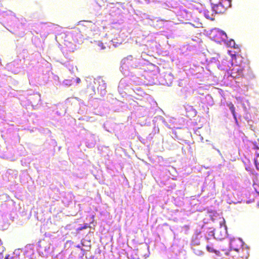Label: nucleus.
<instances>
[{
    "label": "nucleus",
    "instance_id": "6e6552de",
    "mask_svg": "<svg viewBox=\"0 0 259 259\" xmlns=\"http://www.w3.org/2000/svg\"><path fill=\"white\" fill-rule=\"evenodd\" d=\"M99 46L102 49H104L105 47L103 46V44L102 43L99 44Z\"/></svg>",
    "mask_w": 259,
    "mask_h": 259
},
{
    "label": "nucleus",
    "instance_id": "20e7f679",
    "mask_svg": "<svg viewBox=\"0 0 259 259\" xmlns=\"http://www.w3.org/2000/svg\"><path fill=\"white\" fill-rule=\"evenodd\" d=\"M229 107H230V109L231 110L234 118L236 119V116H235V108L234 107L233 105L232 104H230L229 105Z\"/></svg>",
    "mask_w": 259,
    "mask_h": 259
},
{
    "label": "nucleus",
    "instance_id": "9d476101",
    "mask_svg": "<svg viewBox=\"0 0 259 259\" xmlns=\"http://www.w3.org/2000/svg\"><path fill=\"white\" fill-rule=\"evenodd\" d=\"M205 17H206L207 18H208V19H211V20H213V18H210L209 16H207V15H205Z\"/></svg>",
    "mask_w": 259,
    "mask_h": 259
},
{
    "label": "nucleus",
    "instance_id": "f257e3e1",
    "mask_svg": "<svg viewBox=\"0 0 259 259\" xmlns=\"http://www.w3.org/2000/svg\"><path fill=\"white\" fill-rule=\"evenodd\" d=\"M212 10L215 13L221 14L225 12L226 9L221 3L214 5L212 7Z\"/></svg>",
    "mask_w": 259,
    "mask_h": 259
},
{
    "label": "nucleus",
    "instance_id": "f03ea898",
    "mask_svg": "<svg viewBox=\"0 0 259 259\" xmlns=\"http://www.w3.org/2000/svg\"><path fill=\"white\" fill-rule=\"evenodd\" d=\"M228 54L229 55L230 58L229 60L231 61L230 64L232 66H233L235 65L236 67L238 68V66L237 65V62L236 61V54H233L232 53V51L229 50L228 51ZM237 70H238V68H236Z\"/></svg>",
    "mask_w": 259,
    "mask_h": 259
},
{
    "label": "nucleus",
    "instance_id": "9b49d317",
    "mask_svg": "<svg viewBox=\"0 0 259 259\" xmlns=\"http://www.w3.org/2000/svg\"><path fill=\"white\" fill-rule=\"evenodd\" d=\"M80 79H79V78H77V82H80Z\"/></svg>",
    "mask_w": 259,
    "mask_h": 259
},
{
    "label": "nucleus",
    "instance_id": "423d86ee",
    "mask_svg": "<svg viewBox=\"0 0 259 259\" xmlns=\"http://www.w3.org/2000/svg\"><path fill=\"white\" fill-rule=\"evenodd\" d=\"M233 69H233L231 70V72H228V74H230V75L231 77H233V78H235V77H237V75L235 74V73H233V72H232V70H233Z\"/></svg>",
    "mask_w": 259,
    "mask_h": 259
},
{
    "label": "nucleus",
    "instance_id": "dca6fc26",
    "mask_svg": "<svg viewBox=\"0 0 259 259\" xmlns=\"http://www.w3.org/2000/svg\"><path fill=\"white\" fill-rule=\"evenodd\" d=\"M174 259H179V258H178V257H175V258H174Z\"/></svg>",
    "mask_w": 259,
    "mask_h": 259
},
{
    "label": "nucleus",
    "instance_id": "f8f14e48",
    "mask_svg": "<svg viewBox=\"0 0 259 259\" xmlns=\"http://www.w3.org/2000/svg\"><path fill=\"white\" fill-rule=\"evenodd\" d=\"M2 258H3L2 254L1 253H0V259H2Z\"/></svg>",
    "mask_w": 259,
    "mask_h": 259
},
{
    "label": "nucleus",
    "instance_id": "1a4fd4ad",
    "mask_svg": "<svg viewBox=\"0 0 259 259\" xmlns=\"http://www.w3.org/2000/svg\"><path fill=\"white\" fill-rule=\"evenodd\" d=\"M234 190H235V192L236 193V195H238V194H239V192L237 188H235Z\"/></svg>",
    "mask_w": 259,
    "mask_h": 259
},
{
    "label": "nucleus",
    "instance_id": "ddd939ff",
    "mask_svg": "<svg viewBox=\"0 0 259 259\" xmlns=\"http://www.w3.org/2000/svg\"><path fill=\"white\" fill-rule=\"evenodd\" d=\"M76 247H78V248H80L81 246L79 245H78L76 246Z\"/></svg>",
    "mask_w": 259,
    "mask_h": 259
},
{
    "label": "nucleus",
    "instance_id": "4468645a",
    "mask_svg": "<svg viewBox=\"0 0 259 259\" xmlns=\"http://www.w3.org/2000/svg\"><path fill=\"white\" fill-rule=\"evenodd\" d=\"M235 250L237 251H239L238 249H235Z\"/></svg>",
    "mask_w": 259,
    "mask_h": 259
},
{
    "label": "nucleus",
    "instance_id": "0eeeda50",
    "mask_svg": "<svg viewBox=\"0 0 259 259\" xmlns=\"http://www.w3.org/2000/svg\"><path fill=\"white\" fill-rule=\"evenodd\" d=\"M89 227V225L88 224H85L83 227H82L79 229V230H82L84 229H86Z\"/></svg>",
    "mask_w": 259,
    "mask_h": 259
},
{
    "label": "nucleus",
    "instance_id": "39448f33",
    "mask_svg": "<svg viewBox=\"0 0 259 259\" xmlns=\"http://www.w3.org/2000/svg\"><path fill=\"white\" fill-rule=\"evenodd\" d=\"M207 249L208 250V251L209 252H216V251L214 250L213 248V247L210 246H207Z\"/></svg>",
    "mask_w": 259,
    "mask_h": 259
},
{
    "label": "nucleus",
    "instance_id": "7ed1b4c3",
    "mask_svg": "<svg viewBox=\"0 0 259 259\" xmlns=\"http://www.w3.org/2000/svg\"><path fill=\"white\" fill-rule=\"evenodd\" d=\"M236 44L234 40L230 39L229 41L228 42V47L234 48H238L237 47H236Z\"/></svg>",
    "mask_w": 259,
    "mask_h": 259
},
{
    "label": "nucleus",
    "instance_id": "2eb2a0df",
    "mask_svg": "<svg viewBox=\"0 0 259 259\" xmlns=\"http://www.w3.org/2000/svg\"><path fill=\"white\" fill-rule=\"evenodd\" d=\"M231 0H228V2H229V3H231Z\"/></svg>",
    "mask_w": 259,
    "mask_h": 259
}]
</instances>
